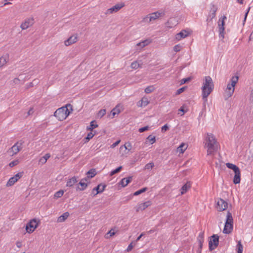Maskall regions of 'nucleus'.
<instances>
[{"label":"nucleus","mask_w":253,"mask_h":253,"mask_svg":"<svg viewBox=\"0 0 253 253\" xmlns=\"http://www.w3.org/2000/svg\"><path fill=\"white\" fill-rule=\"evenodd\" d=\"M205 148L207 149V156H213L217 151L218 143L215 136L211 133H208L205 138Z\"/></svg>","instance_id":"nucleus-1"},{"label":"nucleus","mask_w":253,"mask_h":253,"mask_svg":"<svg viewBox=\"0 0 253 253\" xmlns=\"http://www.w3.org/2000/svg\"><path fill=\"white\" fill-rule=\"evenodd\" d=\"M214 84L210 76H206L203 79L202 89V97L206 103L207 101V98L213 91Z\"/></svg>","instance_id":"nucleus-2"},{"label":"nucleus","mask_w":253,"mask_h":253,"mask_svg":"<svg viewBox=\"0 0 253 253\" xmlns=\"http://www.w3.org/2000/svg\"><path fill=\"white\" fill-rule=\"evenodd\" d=\"M72 110V106L71 104H67L65 106L58 108L54 112V116L59 121H63L66 119Z\"/></svg>","instance_id":"nucleus-3"},{"label":"nucleus","mask_w":253,"mask_h":253,"mask_svg":"<svg viewBox=\"0 0 253 253\" xmlns=\"http://www.w3.org/2000/svg\"><path fill=\"white\" fill-rule=\"evenodd\" d=\"M165 15L163 11H158L145 16L142 20V22L146 24H150L156 20Z\"/></svg>","instance_id":"nucleus-4"},{"label":"nucleus","mask_w":253,"mask_h":253,"mask_svg":"<svg viewBox=\"0 0 253 253\" xmlns=\"http://www.w3.org/2000/svg\"><path fill=\"white\" fill-rule=\"evenodd\" d=\"M233 230V218L231 213L228 211L226 217L225 225L223 230V233L229 234L232 232Z\"/></svg>","instance_id":"nucleus-5"},{"label":"nucleus","mask_w":253,"mask_h":253,"mask_svg":"<svg viewBox=\"0 0 253 253\" xmlns=\"http://www.w3.org/2000/svg\"><path fill=\"white\" fill-rule=\"evenodd\" d=\"M226 166L228 169H232L235 173L233 178L234 183L235 184L239 183L241 181V172L239 168L235 165L229 163H226Z\"/></svg>","instance_id":"nucleus-6"},{"label":"nucleus","mask_w":253,"mask_h":253,"mask_svg":"<svg viewBox=\"0 0 253 253\" xmlns=\"http://www.w3.org/2000/svg\"><path fill=\"white\" fill-rule=\"evenodd\" d=\"M23 142L19 141L13 145L8 151V153L11 156L17 154L23 148Z\"/></svg>","instance_id":"nucleus-7"},{"label":"nucleus","mask_w":253,"mask_h":253,"mask_svg":"<svg viewBox=\"0 0 253 253\" xmlns=\"http://www.w3.org/2000/svg\"><path fill=\"white\" fill-rule=\"evenodd\" d=\"M219 243V236L216 234H213L211 236L209 243V249L211 251L214 250L218 246Z\"/></svg>","instance_id":"nucleus-8"},{"label":"nucleus","mask_w":253,"mask_h":253,"mask_svg":"<svg viewBox=\"0 0 253 253\" xmlns=\"http://www.w3.org/2000/svg\"><path fill=\"white\" fill-rule=\"evenodd\" d=\"M38 226V222L36 219H33L30 220L26 226V230L29 233H31L34 231L35 229Z\"/></svg>","instance_id":"nucleus-9"},{"label":"nucleus","mask_w":253,"mask_h":253,"mask_svg":"<svg viewBox=\"0 0 253 253\" xmlns=\"http://www.w3.org/2000/svg\"><path fill=\"white\" fill-rule=\"evenodd\" d=\"M23 172H19L10 178L6 184V186L9 187L13 185L23 176Z\"/></svg>","instance_id":"nucleus-10"},{"label":"nucleus","mask_w":253,"mask_h":253,"mask_svg":"<svg viewBox=\"0 0 253 253\" xmlns=\"http://www.w3.org/2000/svg\"><path fill=\"white\" fill-rule=\"evenodd\" d=\"M228 203L222 199H218L216 202V208L218 211H223L227 208Z\"/></svg>","instance_id":"nucleus-11"},{"label":"nucleus","mask_w":253,"mask_h":253,"mask_svg":"<svg viewBox=\"0 0 253 253\" xmlns=\"http://www.w3.org/2000/svg\"><path fill=\"white\" fill-rule=\"evenodd\" d=\"M225 19H226V17L224 15L221 18H220L218 21L219 36L220 37H222V38H224V33L225 30L224 26Z\"/></svg>","instance_id":"nucleus-12"},{"label":"nucleus","mask_w":253,"mask_h":253,"mask_svg":"<svg viewBox=\"0 0 253 253\" xmlns=\"http://www.w3.org/2000/svg\"><path fill=\"white\" fill-rule=\"evenodd\" d=\"M26 78L29 79V77L26 76V74H20L17 78H15L13 80V84H23L26 80Z\"/></svg>","instance_id":"nucleus-13"},{"label":"nucleus","mask_w":253,"mask_h":253,"mask_svg":"<svg viewBox=\"0 0 253 253\" xmlns=\"http://www.w3.org/2000/svg\"><path fill=\"white\" fill-rule=\"evenodd\" d=\"M124 4L123 3H118L115 5L112 6V7L108 9L106 12V14H110L113 13H115L118 11L120 9H121L122 7L124 6Z\"/></svg>","instance_id":"nucleus-14"},{"label":"nucleus","mask_w":253,"mask_h":253,"mask_svg":"<svg viewBox=\"0 0 253 253\" xmlns=\"http://www.w3.org/2000/svg\"><path fill=\"white\" fill-rule=\"evenodd\" d=\"M234 90V87H232L231 86V85H229L228 84H227V87L224 90L223 95L225 99L227 100L230 98L233 95Z\"/></svg>","instance_id":"nucleus-15"},{"label":"nucleus","mask_w":253,"mask_h":253,"mask_svg":"<svg viewBox=\"0 0 253 253\" xmlns=\"http://www.w3.org/2000/svg\"><path fill=\"white\" fill-rule=\"evenodd\" d=\"M34 24V19L30 18L26 19L24 22L21 24L20 27L22 30H26Z\"/></svg>","instance_id":"nucleus-16"},{"label":"nucleus","mask_w":253,"mask_h":253,"mask_svg":"<svg viewBox=\"0 0 253 253\" xmlns=\"http://www.w3.org/2000/svg\"><path fill=\"white\" fill-rule=\"evenodd\" d=\"M151 205V202L150 201H146L143 203L138 204L136 207V211L139 212L140 211H143Z\"/></svg>","instance_id":"nucleus-17"},{"label":"nucleus","mask_w":253,"mask_h":253,"mask_svg":"<svg viewBox=\"0 0 253 253\" xmlns=\"http://www.w3.org/2000/svg\"><path fill=\"white\" fill-rule=\"evenodd\" d=\"M77 41V35H72L68 40L64 42V44L66 46H69L76 42Z\"/></svg>","instance_id":"nucleus-18"},{"label":"nucleus","mask_w":253,"mask_h":253,"mask_svg":"<svg viewBox=\"0 0 253 253\" xmlns=\"http://www.w3.org/2000/svg\"><path fill=\"white\" fill-rule=\"evenodd\" d=\"M106 186L105 184H99L96 187L93 188L92 192L96 191L95 193L94 194V196L103 192L105 190Z\"/></svg>","instance_id":"nucleus-19"},{"label":"nucleus","mask_w":253,"mask_h":253,"mask_svg":"<svg viewBox=\"0 0 253 253\" xmlns=\"http://www.w3.org/2000/svg\"><path fill=\"white\" fill-rule=\"evenodd\" d=\"M9 54L6 53L0 57V68L5 65L9 61Z\"/></svg>","instance_id":"nucleus-20"},{"label":"nucleus","mask_w":253,"mask_h":253,"mask_svg":"<svg viewBox=\"0 0 253 253\" xmlns=\"http://www.w3.org/2000/svg\"><path fill=\"white\" fill-rule=\"evenodd\" d=\"M188 32L185 30H182L175 35V39L177 41H180L182 39L185 38L188 36Z\"/></svg>","instance_id":"nucleus-21"},{"label":"nucleus","mask_w":253,"mask_h":253,"mask_svg":"<svg viewBox=\"0 0 253 253\" xmlns=\"http://www.w3.org/2000/svg\"><path fill=\"white\" fill-rule=\"evenodd\" d=\"M151 42V40L147 39L137 43L136 46L139 47L140 49H141L150 44Z\"/></svg>","instance_id":"nucleus-22"},{"label":"nucleus","mask_w":253,"mask_h":253,"mask_svg":"<svg viewBox=\"0 0 253 253\" xmlns=\"http://www.w3.org/2000/svg\"><path fill=\"white\" fill-rule=\"evenodd\" d=\"M149 103V101L147 97H143L141 100L138 102L137 105L139 107H144L146 106Z\"/></svg>","instance_id":"nucleus-23"},{"label":"nucleus","mask_w":253,"mask_h":253,"mask_svg":"<svg viewBox=\"0 0 253 253\" xmlns=\"http://www.w3.org/2000/svg\"><path fill=\"white\" fill-rule=\"evenodd\" d=\"M88 180L87 178H84L83 179H82L80 182H79V184L81 186V188H79L80 190L83 191L85 189L87 186V184L86 183V181Z\"/></svg>","instance_id":"nucleus-24"},{"label":"nucleus","mask_w":253,"mask_h":253,"mask_svg":"<svg viewBox=\"0 0 253 253\" xmlns=\"http://www.w3.org/2000/svg\"><path fill=\"white\" fill-rule=\"evenodd\" d=\"M78 181L77 178L75 176H73L71 178L69 179L66 183V186L72 187Z\"/></svg>","instance_id":"nucleus-25"},{"label":"nucleus","mask_w":253,"mask_h":253,"mask_svg":"<svg viewBox=\"0 0 253 253\" xmlns=\"http://www.w3.org/2000/svg\"><path fill=\"white\" fill-rule=\"evenodd\" d=\"M187 148V145L184 143H182L180 146L177 147L176 151L177 152H179L180 154H183Z\"/></svg>","instance_id":"nucleus-26"},{"label":"nucleus","mask_w":253,"mask_h":253,"mask_svg":"<svg viewBox=\"0 0 253 253\" xmlns=\"http://www.w3.org/2000/svg\"><path fill=\"white\" fill-rule=\"evenodd\" d=\"M191 183L189 182H187L185 183L181 188V194L183 195L185 193L188 189L191 187Z\"/></svg>","instance_id":"nucleus-27"},{"label":"nucleus","mask_w":253,"mask_h":253,"mask_svg":"<svg viewBox=\"0 0 253 253\" xmlns=\"http://www.w3.org/2000/svg\"><path fill=\"white\" fill-rule=\"evenodd\" d=\"M121 108L122 106L120 105H118L111 111V113L112 114L113 117H114L116 115H118L121 112Z\"/></svg>","instance_id":"nucleus-28"},{"label":"nucleus","mask_w":253,"mask_h":253,"mask_svg":"<svg viewBox=\"0 0 253 253\" xmlns=\"http://www.w3.org/2000/svg\"><path fill=\"white\" fill-rule=\"evenodd\" d=\"M132 180L131 177H128L127 178H124L122 179L120 183L123 187H126L129 183L131 182Z\"/></svg>","instance_id":"nucleus-29"},{"label":"nucleus","mask_w":253,"mask_h":253,"mask_svg":"<svg viewBox=\"0 0 253 253\" xmlns=\"http://www.w3.org/2000/svg\"><path fill=\"white\" fill-rule=\"evenodd\" d=\"M176 24V21H175V19H170L166 23V26L169 28H171L173 26H175Z\"/></svg>","instance_id":"nucleus-30"},{"label":"nucleus","mask_w":253,"mask_h":253,"mask_svg":"<svg viewBox=\"0 0 253 253\" xmlns=\"http://www.w3.org/2000/svg\"><path fill=\"white\" fill-rule=\"evenodd\" d=\"M69 216V213L68 212H66L60 216L57 219L58 222H64Z\"/></svg>","instance_id":"nucleus-31"},{"label":"nucleus","mask_w":253,"mask_h":253,"mask_svg":"<svg viewBox=\"0 0 253 253\" xmlns=\"http://www.w3.org/2000/svg\"><path fill=\"white\" fill-rule=\"evenodd\" d=\"M50 155L49 153L46 154L44 156L41 158L39 160V164L41 165L44 164L47 160L50 158Z\"/></svg>","instance_id":"nucleus-32"},{"label":"nucleus","mask_w":253,"mask_h":253,"mask_svg":"<svg viewBox=\"0 0 253 253\" xmlns=\"http://www.w3.org/2000/svg\"><path fill=\"white\" fill-rule=\"evenodd\" d=\"M238 79L239 78L238 76H233L231 78L230 80V82L228 84L229 85H231V87L235 88V86L236 84L237 83Z\"/></svg>","instance_id":"nucleus-33"},{"label":"nucleus","mask_w":253,"mask_h":253,"mask_svg":"<svg viewBox=\"0 0 253 253\" xmlns=\"http://www.w3.org/2000/svg\"><path fill=\"white\" fill-rule=\"evenodd\" d=\"M96 171L94 169H91L87 172V176L86 178L88 180L89 179L92 178L96 175Z\"/></svg>","instance_id":"nucleus-34"},{"label":"nucleus","mask_w":253,"mask_h":253,"mask_svg":"<svg viewBox=\"0 0 253 253\" xmlns=\"http://www.w3.org/2000/svg\"><path fill=\"white\" fill-rule=\"evenodd\" d=\"M198 241L199 242V246L200 248L202 247L203 243L204 242V233H200L198 237Z\"/></svg>","instance_id":"nucleus-35"},{"label":"nucleus","mask_w":253,"mask_h":253,"mask_svg":"<svg viewBox=\"0 0 253 253\" xmlns=\"http://www.w3.org/2000/svg\"><path fill=\"white\" fill-rule=\"evenodd\" d=\"M131 148V144L129 143H126L124 145L121 146L120 149V151H122L123 149H125V150H128V151H130Z\"/></svg>","instance_id":"nucleus-36"},{"label":"nucleus","mask_w":253,"mask_h":253,"mask_svg":"<svg viewBox=\"0 0 253 253\" xmlns=\"http://www.w3.org/2000/svg\"><path fill=\"white\" fill-rule=\"evenodd\" d=\"M64 191L63 190H60L55 193L54 195V198L57 199L61 197L64 194Z\"/></svg>","instance_id":"nucleus-37"},{"label":"nucleus","mask_w":253,"mask_h":253,"mask_svg":"<svg viewBox=\"0 0 253 253\" xmlns=\"http://www.w3.org/2000/svg\"><path fill=\"white\" fill-rule=\"evenodd\" d=\"M116 233L114 229H111L105 235V237L106 239L109 238L110 237L114 236Z\"/></svg>","instance_id":"nucleus-38"},{"label":"nucleus","mask_w":253,"mask_h":253,"mask_svg":"<svg viewBox=\"0 0 253 253\" xmlns=\"http://www.w3.org/2000/svg\"><path fill=\"white\" fill-rule=\"evenodd\" d=\"M98 126V125L95 123V121H91L90 124L89 126L87 127V130L92 131L93 128Z\"/></svg>","instance_id":"nucleus-39"},{"label":"nucleus","mask_w":253,"mask_h":253,"mask_svg":"<svg viewBox=\"0 0 253 253\" xmlns=\"http://www.w3.org/2000/svg\"><path fill=\"white\" fill-rule=\"evenodd\" d=\"M147 140L149 141L151 144H153L156 142V137L154 136L150 135L147 137ZM147 141H146V143H147Z\"/></svg>","instance_id":"nucleus-40"},{"label":"nucleus","mask_w":253,"mask_h":253,"mask_svg":"<svg viewBox=\"0 0 253 253\" xmlns=\"http://www.w3.org/2000/svg\"><path fill=\"white\" fill-rule=\"evenodd\" d=\"M155 88L153 85H150L145 89V92L146 93H150L155 90Z\"/></svg>","instance_id":"nucleus-41"},{"label":"nucleus","mask_w":253,"mask_h":253,"mask_svg":"<svg viewBox=\"0 0 253 253\" xmlns=\"http://www.w3.org/2000/svg\"><path fill=\"white\" fill-rule=\"evenodd\" d=\"M147 190V187H144V188H143L136 192H135L134 193H133V195L134 196H138L141 194H142V193H144L145 192V191H146Z\"/></svg>","instance_id":"nucleus-42"},{"label":"nucleus","mask_w":253,"mask_h":253,"mask_svg":"<svg viewBox=\"0 0 253 253\" xmlns=\"http://www.w3.org/2000/svg\"><path fill=\"white\" fill-rule=\"evenodd\" d=\"M237 250H238L237 253H242L243 250V247L241 244V241H239L238 242V244L237 245Z\"/></svg>","instance_id":"nucleus-43"},{"label":"nucleus","mask_w":253,"mask_h":253,"mask_svg":"<svg viewBox=\"0 0 253 253\" xmlns=\"http://www.w3.org/2000/svg\"><path fill=\"white\" fill-rule=\"evenodd\" d=\"M141 66L140 64L137 61L133 62L131 64V67L134 69H137Z\"/></svg>","instance_id":"nucleus-44"},{"label":"nucleus","mask_w":253,"mask_h":253,"mask_svg":"<svg viewBox=\"0 0 253 253\" xmlns=\"http://www.w3.org/2000/svg\"><path fill=\"white\" fill-rule=\"evenodd\" d=\"M19 160L18 159L15 160L12 162H11L9 164V166L11 168L13 167L16 165H17L19 163Z\"/></svg>","instance_id":"nucleus-45"},{"label":"nucleus","mask_w":253,"mask_h":253,"mask_svg":"<svg viewBox=\"0 0 253 253\" xmlns=\"http://www.w3.org/2000/svg\"><path fill=\"white\" fill-rule=\"evenodd\" d=\"M105 114H106V110L105 109L100 110L97 114V117L101 118L103 116H104L105 115Z\"/></svg>","instance_id":"nucleus-46"},{"label":"nucleus","mask_w":253,"mask_h":253,"mask_svg":"<svg viewBox=\"0 0 253 253\" xmlns=\"http://www.w3.org/2000/svg\"><path fill=\"white\" fill-rule=\"evenodd\" d=\"M154 167V164L153 163H150L146 164L145 166L144 169L149 170L152 169Z\"/></svg>","instance_id":"nucleus-47"},{"label":"nucleus","mask_w":253,"mask_h":253,"mask_svg":"<svg viewBox=\"0 0 253 253\" xmlns=\"http://www.w3.org/2000/svg\"><path fill=\"white\" fill-rule=\"evenodd\" d=\"M122 169V166H120L119 167H118V168H117L116 169L112 170L111 172H110V175L111 176H112L114 174L119 172L120 171V170Z\"/></svg>","instance_id":"nucleus-48"},{"label":"nucleus","mask_w":253,"mask_h":253,"mask_svg":"<svg viewBox=\"0 0 253 253\" xmlns=\"http://www.w3.org/2000/svg\"><path fill=\"white\" fill-rule=\"evenodd\" d=\"M94 134L92 132H89L87 134V136L85 138V139L86 140L85 142H88L90 139H91L94 136Z\"/></svg>","instance_id":"nucleus-49"},{"label":"nucleus","mask_w":253,"mask_h":253,"mask_svg":"<svg viewBox=\"0 0 253 253\" xmlns=\"http://www.w3.org/2000/svg\"><path fill=\"white\" fill-rule=\"evenodd\" d=\"M181 49V46L180 44L175 45L173 47V50L175 52H178V51H180Z\"/></svg>","instance_id":"nucleus-50"},{"label":"nucleus","mask_w":253,"mask_h":253,"mask_svg":"<svg viewBox=\"0 0 253 253\" xmlns=\"http://www.w3.org/2000/svg\"><path fill=\"white\" fill-rule=\"evenodd\" d=\"M148 129H149V126H146L140 128L139 129L138 131L140 132H144L145 131L147 130Z\"/></svg>","instance_id":"nucleus-51"},{"label":"nucleus","mask_w":253,"mask_h":253,"mask_svg":"<svg viewBox=\"0 0 253 253\" xmlns=\"http://www.w3.org/2000/svg\"><path fill=\"white\" fill-rule=\"evenodd\" d=\"M190 80H191L190 78H187L183 79L181 81V84H185V83L190 81Z\"/></svg>","instance_id":"nucleus-52"},{"label":"nucleus","mask_w":253,"mask_h":253,"mask_svg":"<svg viewBox=\"0 0 253 253\" xmlns=\"http://www.w3.org/2000/svg\"><path fill=\"white\" fill-rule=\"evenodd\" d=\"M250 8H251V7H249L248 8V9H247V12H246V13H245V17H244V21H243V24H245V21H246V19H247V16H248V13H249V11H250Z\"/></svg>","instance_id":"nucleus-53"},{"label":"nucleus","mask_w":253,"mask_h":253,"mask_svg":"<svg viewBox=\"0 0 253 253\" xmlns=\"http://www.w3.org/2000/svg\"><path fill=\"white\" fill-rule=\"evenodd\" d=\"M16 245L18 248H20L22 246V242L21 241H17L16 242Z\"/></svg>","instance_id":"nucleus-54"},{"label":"nucleus","mask_w":253,"mask_h":253,"mask_svg":"<svg viewBox=\"0 0 253 253\" xmlns=\"http://www.w3.org/2000/svg\"><path fill=\"white\" fill-rule=\"evenodd\" d=\"M169 127L166 124L165 125H164L163 126H162V131H166L167 130H168L169 129Z\"/></svg>","instance_id":"nucleus-55"},{"label":"nucleus","mask_w":253,"mask_h":253,"mask_svg":"<svg viewBox=\"0 0 253 253\" xmlns=\"http://www.w3.org/2000/svg\"><path fill=\"white\" fill-rule=\"evenodd\" d=\"M184 90V87H181L180 88H179L176 91V94H179L181 93Z\"/></svg>","instance_id":"nucleus-56"},{"label":"nucleus","mask_w":253,"mask_h":253,"mask_svg":"<svg viewBox=\"0 0 253 253\" xmlns=\"http://www.w3.org/2000/svg\"><path fill=\"white\" fill-rule=\"evenodd\" d=\"M133 247V245H132V243H130V244L128 245V247H127V249H126V251H127V252H129V251H130L132 249Z\"/></svg>","instance_id":"nucleus-57"},{"label":"nucleus","mask_w":253,"mask_h":253,"mask_svg":"<svg viewBox=\"0 0 253 253\" xmlns=\"http://www.w3.org/2000/svg\"><path fill=\"white\" fill-rule=\"evenodd\" d=\"M120 142V140H118V141H116V142L114 143L113 144L111 145V147L112 148L115 147L119 144V143Z\"/></svg>","instance_id":"nucleus-58"},{"label":"nucleus","mask_w":253,"mask_h":253,"mask_svg":"<svg viewBox=\"0 0 253 253\" xmlns=\"http://www.w3.org/2000/svg\"><path fill=\"white\" fill-rule=\"evenodd\" d=\"M178 111H179V112H182V113H183V114L181 115V116H182V115H183V114H184V113L186 112V111H187L184 110V107H183V106H182V107H181V108L178 110Z\"/></svg>","instance_id":"nucleus-59"},{"label":"nucleus","mask_w":253,"mask_h":253,"mask_svg":"<svg viewBox=\"0 0 253 253\" xmlns=\"http://www.w3.org/2000/svg\"><path fill=\"white\" fill-rule=\"evenodd\" d=\"M144 235V233H141L138 237L136 239V241L137 242L139 240H140V239H141V238Z\"/></svg>","instance_id":"nucleus-60"},{"label":"nucleus","mask_w":253,"mask_h":253,"mask_svg":"<svg viewBox=\"0 0 253 253\" xmlns=\"http://www.w3.org/2000/svg\"><path fill=\"white\" fill-rule=\"evenodd\" d=\"M34 111H33V108H31L29 111L28 112V114L29 115H31V114H32L33 113Z\"/></svg>","instance_id":"nucleus-61"},{"label":"nucleus","mask_w":253,"mask_h":253,"mask_svg":"<svg viewBox=\"0 0 253 253\" xmlns=\"http://www.w3.org/2000/svg\"><path fill=\"white\" fill-rule=\"evenodd\" d=\"M10 4H11V2H5V3H4L3 4V5H6Z\"/></svg>","instance_id":"nucleus-62"},{"label":"nucleus","mask_w":253,"mask_h":253,"mask_svg":"<svg viewBox=\"0 0 253 253\" xmlns=\"http://www.w3.org/2000/svg\"><path fill=\"white\" fill-rule=\"evenodd\" d=\"M238 0V2L241 4H242L243 3V0Z\"/></svg>","instance_id":"nucleus-63"},{"label":"nucleus","mask_w":253,"mask_h":253,"mask_svg":"<svg viewBox=\"0 0 253 253\" xmlns=\"http://www.w3.org/2000/svg\"><path fill=\"white\" fill-rule=\"evenodd\" d=\"M215 10H214L213 11V13H212V18L214 17L215 16Z\"/></svg>","instance_id":"nucleus-64"}]
</instances>
